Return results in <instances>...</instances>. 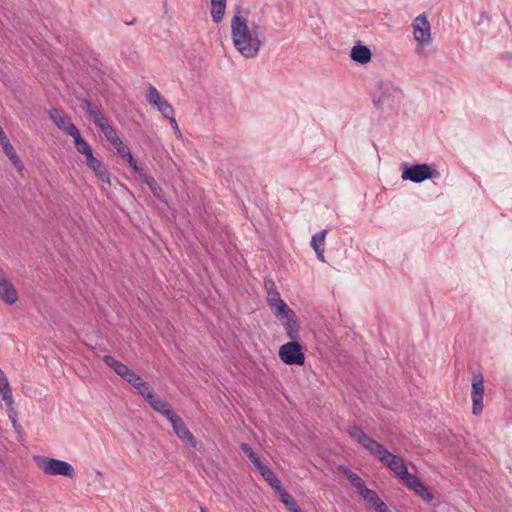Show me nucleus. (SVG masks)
Segmentation results:
<instances>
[{"label":"nucleus","mask_w":512,"mask_h":512,"mask_svg":"<svg viewBox=\"0 0 512 512\" xmlns=\"http://www.w3.org/2000/svg\"><path fill=\"white\" fill-rule=\"evenodd\" d=\"M231 35L235 48L246 58L255 57L260 50V40L254 38L245 18L235 15L231 20Z\"/></svg>","instance_id":"f257e3e1"},{"label":"nucleus","mask_w":512,"mask_h":512,"mask_svg":"<svg viewBox=\"0 0 512 512\" xmlns=\"http://www.w3.org/2000/svg\"><path fill=\"white\" fill-rule=\"evenodd\" d=\"M149 405L157 412L164 415L167 419L173 416V409L166 401L162 400L157 394L153 393V398L146 400Z\"/></svg>","instance_id":"a211bd4d"},{"label":"nucleus","mask_w":512,"mask_h":512,"mask_svg":"<svg viewBox=\"0 0 512 512\" xmlns=\"http://www.w3.org/2000/svg\"><path fill=\"white\" fill-rule=\"evenodd\" d=\"M113 146L117 150V153L123 159H127L128 157H130L132 155L130 149L126 145H124L122 141H121L120 145L119 144H114Z\"/></svg>","instance_id":"c9c22d12"},{"label":"nucleus","mask_w":512,"mask_h":512,"mask_svg":"<svg viewBox=\"0 0 512 512\" xmlns=\"http://www.w3.org/2000/svg\"><path fill=\"white\" fill-rule=\"evenodd\" d=\"M376 512H389L387 505L380 500L375 506H373Z\"/></svg>","instance_id":"79ce46f5"},{"label":"nucleus","mask_w":512,"mask_h":512,"mask_svg":"<svg viewBox=\"0 0 512 512\" xmlns=\"http://www.w3.org/2000/svg\"><path fill=\"white\" fill-rule=\"evenodd\" d=\"M484 379L481 373L472 375V413L479 415L483 410Z\"/></svg>","instance_id":"0eeeda50"},{"label":"nucleus","mask_w":512,"mask_h":512,"mask_svg":"<svg viewBox=\"0 0 512 512\" xmlns=\"http://www.w3.org/2000/svg\"><path fill=\"white\" fill-rule=\"evenodd\" d=\"M402 99V91L390 82L380 81L372 94V100L377 109L381 111L394 109Z\"/></svg>","instance_id":"7ed1b4c3"},{"label":"nucleus","mask_w":512,"mask_h":512,"mask_svg":"<svg viewBox=\"0 0 512 512\" xmlns=\"http://www.w3.org/2000/svg\"><path fill=\"white\" fill-rule=\"evenodd\" d=\"M271 311L275 315L277 319L283 321L284 318L288 316H294V311L287 305V303L280 299L275 303H270L269 305Z\"/></svg>","instance_id":"412c9836"},{"label":"nucleus","mask_w":512,"mask_h":512,"mask_svg":"<svg viewBox=\"0 0 512 512\" xmlns=\"http://www.w3.org/2000/svg\"><path fill=\"white\" fill-rule=\"evenodd\" d=\"M94 174L103 182L110 184V175L107 167L99 159H95L87 165Z\"/></svg>","instance_id":"393cba45"},{"label":"nucleus","mask_w":512,"mask_h":512,"mask_svg":"<svg viewBox=\"0 0 512 512\" xmlns=\"http://www.w3.org/2000/svg\"><path fill=\"white\" fill-rule=\"evenodd\" d=\"M404 485L412 490L416 495L421 497L425 502L429 503L433 500V493L427 488V486L416 476L412 475Z\"/></svg>","instance_id":"ddd939ff"},{"label":"nucleus","mask_w":512,"mask_h":512,"mask_svg":"<svg viewBox=\"0 0 512 512\" xmlns=\"http://www.w3.org/2000/svg\"><path fill=\"white\" fill-rule=\"evenodd\" d=\"M82 109L86 110L89 114L90 118L93 120V123L99 130H104L105 127H108L110 124L101 110L93 104L89 99L84 98L81 103Z\"/></svg>","instance_id":"f8f14e48"},{"label":"nucleus","mask_w":512,"mask_h":512,"mask_svg":"<svg viewBox=\"0 0 512 512\" xmlns=\"http://www.w3.org/2000/svg\"><path fill=\"white\" fill-rule=\"evenodd\" d=\"M0 144L3 148L5 155L11 160L12 164L17 169H19V170L22 169L23 168L22 161L18 157L14 147L12 146V144L10 143V140L8 139V137L6 136V134L4 132L0 133Z\"/></svg>","instance_id":"2eb2a0df"},{"label":"nucleus","mask_w":512,"mask_h":512,"mask_svg":"<svg viewBox=\"0 0 512 512\" xmlns=\"http://www.w3.org/2000/svg\"><path fill=\"white\" fill-rule=\"evenodd\" d=\"M167 420L172 424L173 430L177 437L185 442L192 448H195L197 445V441L191 431L187 428L184 421L181 419L179 415L173 413V416H170Z\"/></svg>","instance_id":"1a4fd4ad"},{"label":"nucleus","mask_w":512,"mask_h":512,"mask_svg":"<svg viewBox=\"0 0 512 512\" xmlns=\"http://www.w3.org/2000/svg\"><path fill=\"white\" fill-rule=\"evenodd\" d=\"M130 372H131V369L128 368V366L125 365L124 363H121L115 373L124 379L127 376H131Z\"/></svg>","instance_id":"ea45409f"},{"label":"nucleus","mask_w":512,"mask_h":512,"mask_svg":"<svg viewBox=\"0 0 512 512\" xmlns=\"http://www.w3.org/2000/svg\"><path fill=\"white\" fill-rule=\"evenodd\" d=\"M145 400H148L149 398H153V390L150 387V384L146 381H141L140 383H137V386L135 388Z\"/></svg>","instance_id":"2f4dec72"},{"label":"nucleus","mask_w":512,"mask_h":512,"mask_svg":"<svg viewBox=\"0 0 512 512\" xmlns=\"http://www.w3.org/2000/svg\"><path fill=\"white\" fill-rule=\"evenodd\" d=\"M240 449L247 456L249 461L254 465L256 469H258V467H260L263 464L260 457L254 452V450L249 444L241 443Z\"/></svg>","instance_id":"bb28decb"},{"label":"nucleus","mask_w":512,"mask_h":512,"mask_svg":"<svg viewBox=\"0 0 512 512\" xmlns=\"http://www.w3.org/2000/svg\"><path fill=\"white\" fill-rule=\"evenodd\" d=\"M257 471L260 473L263 479L275 490L276 493L283 488L280 480L265 464H262L260 467H258Z\"/></svg>","instance_id":"aec40b11"},{"label":"nucleus","mask_w":512,"mask_h":512,"mask_svg":"<svg viewBox=\"0 0 512 512\" xmlns=\"http://www.w3.org/2000/svg\"><path fill=\"white\" fill-rule=\"evenodd\" d=\"M350 57L356 63L366 64L370 62L372 52L367 46L358 44L352 47Z\"/></svg>","instance_id":"dca6fc26"},{"label":"nucleus","mask_w":512,"mask_h":512,"mask_svg":"<svg viewBox=\"0 0 512 512\" xmlns=\"http://www.w3.org/2000/svg\"><path fill=\"white\" fill-rule=\"evenodd\" d=\"M338 471L341 472L359 492L366 484L355 472L345 465H339Z\"/></svg>","instance_id":"5701e85b"},{"label":"nucleus","mask_w":512,"mask_h":512,"mask_svg":"<svg viewBox=\"0 0 512 512\" xmlns=\"http://www.w3.org/2000/svg\"><path fill=\"white\" fill-rule=\"evenodd\" d=\"M163 99L164 97L161 96L159 91L153 85H150L146 93L148 103L156 107Z\"/></svg>","instance_id":"c85d7f7f"},{"label":"nucleus","mask_w":512,"mask_h":512,"mask_svg":"<svg viewBox=\"0 0 512 512\" xmlns=\"http://www.w3.org/2000/svg\"><path fill=\"white\" fill-rule=\"evenodd\" d=\"M0 298L7 304H14L18 300V293L14 285L0 270Z\"/></svg>","instance_id":"4468645a"},{"label":"nucleus","mask_w":512,"mask_h":512,"mask_svg":"<svg viewBox=\"0 0 512 512\" xmlns=\"http://www.w3.org/2000/svg\"><path fill=\"white\" fill-rule=\"evenodd\" d=\"M125 160L128 162V164L132 168V170L139 175L140 178H141V173H146L144 168H142L138 165L137 161L134 159V157L132 155Z\"/></svg>","instance_id":"4c0bfd02"},{"label":"nucleus","mask_w":512,"mask_h":512,"mask_svg":"<svg viewBox=\"0 0 512 512\" xmlns=\"http://www.w3.org/2000/svg\"><path fill=\"white\" fill-rule=\"evenodd\" d=\"M200 511H201V512H207V511H206V509H205L204 507H201V508H200Z\"/></svg>","instance_id":"09e8293b"},{"label":"nucleus","mask_w":512,"mask_h":512,"mask_svg":"<svg viewBox=\"0 0 512 512\" xmlns=\"http://www.w3.org/2000/svg\"><path fill=\"white\" fill-rule=\"evenodd\" d=\"M82 155L85 156L86 165L90 164L92 161H94L96 159V157H94V155H93L92 148L89 149L88 152L82 153Z\"/></svg>","instance_id":"c03bdc74"},{"label":"nucleus","mask_w":512,"mask_h":512,"mask_svg":"<svg viewBox=\"0 0 512 512\" xmlns=\"http://www.w3.org/2000/svg\"><path fill=\"white\" fill-rule=\"evenodd\" d=\"M227 0H211V17L214 23L219 24L225 14Z\"/></svg>","instance_id":"b1692460"},{"label":"nucleus","mask_w":512,"mask_h":512,"mask_svg":"<svg viewBox=\"0 0 512 512\" xmlns=\"http://www.w3.org/2000/svg\"><path fill=\"white\" fill-rule=\"evenodd\" d=\"M140 179L143 183H145L149 187L151 193L153 194V196L155 198H157L161 202H166V200L164 198L163 189L161 188V186L158 184V182L155 180V178L152 175H150L148 173H141Z\"/></svg>","instance_id":"6ab92c4d"},{"label":"nucleus","mask_w":512,"mask_h":512,"mask_svg":"<svg viewBox=\"0 0 512 512\" xmlns=\"http://www.w3.org/2000/svg\"><path fill=\"white\" fill-rule=\"evenodd\" d=\"M402 179L409 180L413 183H421L428 179H436L440 177V172L426 163H416L408 165L402 164Z\"/></svg>","instance_id":"20e7f679"},{"label":"nucleus","mask_w":512,"mask_h":512,"mask_svg":"<svg viewBox=\"0 0 512 512\" xmlns=\"http://www.w3.org/2000/svg\"><path fill=\"white\" fill-rule=\"evenodd\" d=\"M327 234V230H322L312 236L311 246L314 250L320 249L322 245H324L325 237Z\"/></svg>","instance_id":"72a5a7b5"},{"label":"nucleus","mask_w":512,"mask_h":512,"mask_svg":"<svg viewBox=\"0 0 512 512\" xmlns=\"http://www.w3.org/2000/svg\"><path fill=\"white\" fill-rule=\"evenodd\" d=\"M101 131L104 133L106 139L112 145H114V144L120 145L121 144V139L118 137L116 130L111 125H109L108 127H105V129L101 130Z\"/></svg>","instance_id":"473e14b6"},{"label":"nucleus","mask_w":512,"mask_h":512,"mask_svg":"<svg viewBox=\"0 0 512 512\" xmlns=\"http://www.w3.org/2000/svg\"><path fill=\"white\" fill-rule=\"evenodd\" d=\"M346 431L353 440H355L381 463L389 457L391 452H389L383 444L368 436L358 425H349Z\"/></svg>","instance_id":"f03ea898"},{"label":"nucleus","mask_w":512,"mask_h":512,"mask_svg":"<svg viewBox=\"0 0 512 512\" xmlns=\"http://www.w3.org/2000/svg\"><path fill=\"white\" fill-rule=\"evenodd\" d=\"M282 299L281 296H280V293L278 292V290H273V291H269L268 294H267V303L268 305H270V303H275L277 302L278 300Z\"/></svg>","instance_id":"a19ab883"},{"label":"nucleus","mask_w":512,"mask_h":512,"mask_svg":"<svg viewBox=\"0 0 512 512\" xmlns=\"http://www.w3.org/2000/svg\"><path fill=\"white\" fill-rule=\"evenodd\" d=\"M314 251L316 253L317 259L324 263L325 262L324 249L320 248V249H316Z\"/></svg>","instance_id":"a18cd8bd"},{"label":"nucleus","mask_w":512,"mask_h":512,"mask_svg":"<svg viewBox=\"0 0 512 512\" xmlns=\"http://www.w3.org/2000/svg\"><path fill=\"white\" fill-rule=\"evenodd\" d=\"M136 22V18H134L132 21L126 22V25H133Z\"/></svg>","instance_id":"de8ad7c7"},{"label":"nucleus","mask_w":512,"mask_h":512,"mask_svg":"<svg viewBox=\"0 0 512 512\" xmlns=\"http://www.w3.org/2000/svg\"><path fill=\"white\" fill-rule=\"evenodd\" d=\"M74 146L78 153L82 154L88 152L91 149L90 144L81 136L80 131L77 130L75 134H72Z\"/></svg>","instance_id":"cd10ccee"},{"label":"nucleus","mask_w":512,"mask_h":512,"mask_svg":"<svg viewBox=\"0 0 512 512\" xmlns=\"http://www.w3.org/2000/svg\"><path fill=\"white\" fill-rule=\"evenodd\" d=\"M277 494L279 495L281 502L290 512H303L297 505V502L293 496L290 495L284 487L278 491Z\"/></svg>","instance_id":"a878e982"},{"label":"nucleus","mask_w":512,"mask_h":512,"mask_svg":"<svg viewBox=\"0 0 512 512\" xmlns=\"http://www.w3.org/2000/svg\"><path fill=\"white\" fill-rule=\"evenodd\" d=\"M48 114L51 121L66 135L71 136L78 130V128L74 123L71 122L63 110L58 108H51L48 111Z\"/></svg>","instance_id":"9d476101"},{"label":"nucleus","mask_w":512,"mask_h":512,"mask_svg":"<svg viewBox=\"0 0 512 512\" xmlns=\"http://www.w3.org/2000/svg\"><path fill=\"white\" fill-rule=\"evenodd\" d=\"M264 285H265L267 293L269 291L276 290V285H275L274 281L271 280V279H266L265 282H264Z\"/></svg>","instance_id":"37998d69"},{"label":"nucleus","mask_w":512,"mask_h":512,"mask_svg":"<svg viewBox=\"0 0 512 512\" xmlns=\"http://www.w3.org/2000/svg\"><path fill=\"white\" fill-rule=\"evenodd\" d=\"M414 38L419 46L431 42L430 23L424 14L418 15L413 22Z\"/></svg>","instance_id":"6e6552de"},{"label":"nucleus","mask_w":512,"mask_h":512,"mask_svg":"<svg viewBox=\"0 0 512 512\" xmlns=\"http://www.w3.org/2000/svg\"><path fill=\"white\" fill-rule=\"evenodd\" d=\"M0 394L2 396V399L4 400L5 404L10 408V410H13V397L11 388L9 385V381L5 375V373L0 369Z\"/></svg>","instance_id":"4be33fe9"},{"label":"nucleus","mask_w":512,"mask_h":512,"mask_svg":"<svg viewBox=\"0 0 512 512\" xmlns=\"http://www.w3.org/2000/svg\"><path fill=\"white\" fill-rule=\"evenodd\" d=\"M282 325L286 331V334L290 340H298L300 325L296 313L294 312V316H288L284 318Z\"/></svg>","instance_id":"f3484780"},{"label":"nucleus","mask_w":512,"mask_h":512,"mask_svg":"<svg viewBox=\"0 0 512 512\" xmlns=\"http://www.w3.org/2000/svg\"><path fill=\"white\" fill-rule=\"evenodd\" d=\"M372 507L375 506L381 499L374 490L369 489L366 485L358 492Z\"/></svg>","instance_id":"c756f323"},{"label":"nucleus","mask_w":512,"mask_h":512,"mask_svg":"<svg viewBox=\"0 0 512 512\" xmlns=\"http://www.w3.org/2000/svg\"><path fill=\"white\" fill-rule=\"evenodd\" d=\"M130 375L131 376H127L126 378H124V380L131 384L134 388H136L137 386V383H140L142 381L141 377L136 374L133 370H131L130 372Z\"/></svg>","instance_id":"58836bf2"},{"label":"nucleus","mask_w":512,"mask_h":512,"mask_svg":"<svg viewBox=\"0 0 512 512\" xmlns=\"http://www.w3.org/2000/svg\"><path fill=\"white\" fill-rule=\"evenodd\" d=\"M156 108L166 119L172 118V115H175L174 108L165 98L162 101H160Z\"/></svg>","instance_id":"7c9ffc66"},{"label":"nucleus","mask_w":512,"mask_h":512,"mask_svg":"<svg viewBox=\"0 0 512 512\" xmlns=\"http://www.w3.org/2000/svg\"><path fill=\"white\" fill-rule=\"evenodd\" d=\"M39 467L46 475L64 476L68 478H73L75 475L74 467L70 463L59 459L49 457L42 458Z\"/></svg>","instance_id":"423d86ee"},{"label":"nucleus","mask_w":512,"mask_h":512,"mask_svg":"<svg viewBox=\"0 0 512 512\" xmlns=\"http://www.w3.org/2000/svg\"><path fill=\"white\" fill-rule=\"evenodd\" d=\"M250 32H252V36H254V38L256 37V34H257V39L260 40V47H261L263 45V43L265 42V36H264L262 27L259 25L253 24L252 29H250Z\"/></svg>","instance_id":"f704fd0d"},{"label":"nucleus","mask_w":512,"mask_h":512,"mask_svg":"<svg viewBox=\"0 0 512 512\" xmlns=\"http://www.w3.org/2000/svg\"><path fill=\"white\" fill-rule=\"evenodd\" d=\"M103 362L108 366L110 367L111 369L114 370V372H116V370L118 369V367L120 366V364L122 362L116 360L113 356L111 355H105L103 357Z\"/></svg>","instance_id":"e433bc0d"},{"label":"nucleus","mask_w":512,"mask_h":512,"mask_svg":"<svg viewBox=\"0 0 512 512\" xmlns=\"http://www.w3.org/2000/svg\"><path fill=\"white\" fill-rule=\"evenodd\" d=\"M278 355L280 360L287 365L302 366L305 363L303 347L297 340H290L283 344Z\"/></svg>","instance_id":"39448f33"},{"label":"nucleus","mask_w":512,"mask_h":512,"mask_svg":"<svg viewBox=\"0 0 512 512\" xmlns=\"http://www.w3.org/2000/svg\"><path fill=\"white\" fill-rule=\"evenodd\" d=\"M384 466L393 471L405 483L413 475L408 472L405 461L402 457L390 453L389 457L382 462Z\"/></svg>","instance_id":"9b49d317"},{"label":"nucleus","mask_w":512,"mask_h":512,"mask_svg":"<svg viewBox=\"0 0 512 512\" xmlns=\"http://www.w3.org/2000/svg\"><path fill=\"white\" fill-rule=\"evenodd\" d=\"M168 120H169L171 126L174 128L175 132L180 133V129H179L178 124L175 119V115H172V118H168Z\"/></svg>","instance_id":"49530a36"},{"label":"nucleus","mask_w":512,"mask_h":512,"mask_svg":"<svg viewBox=\"0 0 512 512\" xmlns=\"http://www.w3.org/2000/svg\"><path fill=\"white\" fill-rule=\"evenodd\" d=\"M10 418L12 419L13 423L15 424L16 423V419L15 418H12V416L10 415Z\"/></svg>","instance_id":"8fccbe9b"}]
</instances>
